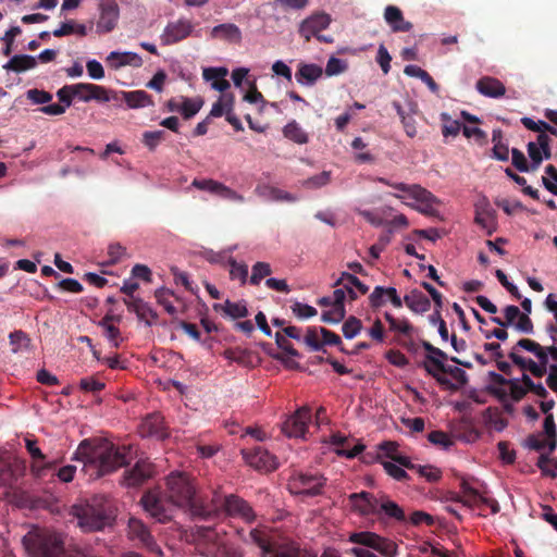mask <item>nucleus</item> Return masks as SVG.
Wrapping results in <instances>:
<instances>
[{
  "instance_id": "54",
  "label": "nucleus",
  "mask_w": 557,
  "mask_h": 557,
  "mask_svg": "<svg viewBox=\"0 0 557 557\" xmlns=\"http://www.w3.org/2000/svg\"><path fill=\"white\" fill-rule=\"evenodd\" d=\"M351 147L357 151L355 153V160L359 163H371L374 161V157L369 152L364 151L367 144L360 137H356Z\"/></svg>"
},
{
  "instance_id": "25",
  "label": "nucleus",
  "mask_w": 557,
  "mask_h": 557,
  "mask_svg": "<svg viewBox=\"0 0 557 557\" xmlns=\"http://www.w3.org/2000/svg\"><path fill=\"white\" fill-rule=\"evenodd\" d=\"M106 61L108 66L115 71L124 66L140 67L143 65V58L133 51H111Z\"/></svg>"
},
{
  "instance_id": "42",
  "label": "nucleus",
  "mask_w": 557,
  "mask_h": 557,
  "mask_svg": "<svg viewBox=\"0 0 557 557\" xmlns=\"http://www.w3.org/2000/svg\"><path fill=\"white\" fill-rule=\"evenodd\" d=\"M235 97L231 92H221L218 100L212 104L209 116L220 117L226 115L234 110Z\"/></svg>"
},
{
  "instance_id": "49",
  "label": "nucleus",
  "mask_w": 557,
  "mask_h": 557,
  "mask_svg": "<svg viewBox=\"0 0 557 557\" xmlns=\"http://www.w3.org/2000/svg\"><path fill=\"white\" fill-rule=\"evenodd\" d=\"M376 515H383L385 517L393 518L398 521L405 520V513L403 509L396 503L386 497L380 498L379 513Z\"/></svg>"
},
{
  "instance_id": "3",
  "label": "nucleus",
  "mask_w": 557,
  "mask_h": 557,
  "mask_svg": "<svg viewBox=\"0 0 557 557\" xmlns=\"http://www.w3.org/2000/svg\"><path fill=\"white\" fill-rule=\"evenodd\" d=\"M70 515L77 520L83 532H95L111 524L110 506L104 497H94L71 507Z\"/></svg>"
},
{
  "instance_id": "11",
  "label": "nucleus",
  "mask_w": 557,
  "mask_h": 557,
  "mask_svg": "<svg viewBox=\"0 0 557 557\" xmlns=\"http://www.w3.org/2000/svg\"><path fill=\"white\" fill-rule=\"evenodd\" d=\"M311 420V410L308 407H301L282 423V432L288 437L305 438Z\"/></svg>"
},
{
  "instance_id": "5",
  "label": "nucleus",
  "mask_w": 557,
  "mask_h": 557,
  "mask_svg": "<svg viewBox=\"0 0 557 557\" xmlns=\"http://www.w3.org/2000/svg\"><path fill=\"white\" fill-rule=\"evenodd\" d=\"M348 541L360 545L350 549V553L355 557H377L367 548L373 549L384 557H396L397 555L396 543L374 532H354L349 535Z\"/></svg>"
},
{
  "instance_id": "45",
  "label": "nucleus",
  "mask_w": 557,
  "mask_h": 557,
  "mask_svg": "<svg viewBox=\"0 0 557 557\" xmlns=\"http://www.w3.org/2000/svg\"><path fill=\"white\" fill-rule=\"evenodd\" d=\"M283 135L286 139L297 144L305 145L309 141V135L304 127L295 120L289 121L283 127Z\"/></svg>"
},
{
  "instance_id": "61",
  "label": "nucleus",
  "mask_w": 557,
  "mask_h": 557,
  "mask_svg": "<svg viewBox=\"0 0 557 557\" xmlns=\"http://www.w3.org/2000/svg\"><path fill=\"white\" fill-rule=\"evenodd\" d=\"M430 443H432L433 445L435 446H438L443 449H448L453 444H454V441L453 438L442 432V431H433L429 434L428 436Z\"/></svg>"
},
{
  "instance_id": "41",
  "label": "nucleus",
  "mask_w": 557,
  "mask_h": 557,
  "mask_svg": "<svg viewBox=\"0 0 557 557\" xmlns=\"http://www.w3.org/2000/svg\"><path fill=\"white\" fill-rule=\"evenodd\" d=\"M211 36L230 42H239L242 39V32L235 24L226 23L214 26L211 29Z\"/></svg>"
},
{
  "instance_id": "1",
  "label": "nucleus",
  "mask_w": 557,
  "mask_h": 557,
  "mask_svg": "<svg viewBox=\"0 0 557 557\" xmlns=\"http://www.w3.org/2000/svg\"><path fill=\"white\" fill-rule=\"evenodd\" d=\"M168 498L170 505H165L157 492H149L144 495L141 503L144 509L159 522L171 519L174 507L197 516H206L209 512L203 502L196 496L189 478L183 473L174 472L168 478Z\"/></svg>"
},
{
  "instance_id": "10",
  "label": "nucleus",
  "mask_w": 557,
  "mask_h": 557,
  "mask_svg": "<svg viewBox=\"0 0 557 557\" xmlns=\"http://www.w3.org/2000/svg\"><path fill=\"white\" fill-rule=\"evenodd\" d=\"M524 446L541 454H550L556 448V425L552 414L545 417L543 431L530 435Z\"/></svg>"
},
{
  "instance_id": "30",
  "label": "nucleus",
  "mask_w": 557,
  "mask_h": 557,
  "mask_svg": "<svg viewBox=\"0 0 557 557\" xmlns=\"http://www.w3.org/2000/svg\"><path fill=\"white\" fill-rule=\"evenodd\" d=\"M152 474V466L146 460H139L135 467L126 472L123 478V484L126 486H135L143 483Z\"/></svg>"
},
{
  "instance_id": "15",
  "label": "nucleus",
  "mask_w": 557,
  "mask_h": 557,
  "mask_svg": "<svg viewBox=\"0 0 557 557\" xmlns=\"http://www.w3.org/2000/svg\"><path fill=\"white\" fill-rule=\"evenodd\" d=\"M203 103L205 102L200 97L188 98L185 96H177L166 101L165 109L169 112L180 113L185 119H190L200 111Z\"/></svg>"
},
{
  "instance_id": "39",
  "label": "nucleus",
  "mask_w": 557,
  "mask_h": 557,
  "mask_svg": "<svg viewBox=\"0 0 557 557\" xmlns=\"http://www.w3.org/2000/svg\"><path fill=\"white\" fill-rule=\"evenodd\" d=\"M120 317L106 315L98 325L102 329L103 335L113 347H119L122 343L120 330L114 325V321L120 322Z\"/></svg>"
},
{
  "instance_id": "50",
  "label": "nucleus",
  "mask_w": 557,
  "mask_h": 557,
  "mask_svg": "<svg viewBox=\"0 0 557 557\" xmlns=\"http://www.w3.org/2000/svg\"><path fill=\"white\" fill-rule=\"evenodd\" d=\"M154 296L157 302L161 305L170 315H176L177 310L172 304V298L174 296L172 290L165 287H160L156 290Z\"/></svg>"
},
{
  "instance_id": "47",
  "label": "nucleus",
  "mask_w": 557,
  "mask_h": 557,
  "mask_svg": "<svg viewBox=\"0 0 557 557\" xmlns=\"http://www.w3.org/2000/svg\"><path fill=\"white\" fill-rule=\"evenodd\" d=\"M244 101L258 104L259 106V112L263 113L265 111L267 106H271L272 108H277L276 103H268L262 94L257 89L256 83L250 82L248 83V89L244 90Z\"/></svg>"
},
{
  "instance_id": "13",
  "label": "nucleus",
  "mask_w": 557,
  "mask_h": 557,
  "mask_svg": "<svg viewBox=\"0 0 557 557\" xmlns=\"http://www.w3.org/2000/svg\"><path fill=\"white\" fill-rule=\"evenodd\" d=\"M190 186L199 190L207 191L211 195L218 196L222 199L231 200L237 203H243L245 201V197L242 194L237 193L227 185L212 178H195L191 182Z\"/></svg>"
},
{
  "instance_id": "34",
  "label": "nucleus",
  "mask_w": 557,
  "mask_h": 557,
  "mask_svg": "<svg viewBox=\"0 0 557 557\" xmlns=\"http://www.w3.org/2000/svg\"><path fill=\"white\" fill-rule=\"evenodd\" d=\"M255 191L259 197L268 201L295 202L298 200L296 195L269 185H258Z\"/></svg>"
},
{
  "instance_id": "31",
  "label": "nucleus",
  "mask_w": 557,
  "mask_h": 557,
  "mask_svg": "<svg viewBox=\"0 0 557 557\" xmlns=\"http://www.w3.org/2000/svg\"><path fill=\"white\" fill-rule=\"evenodd\" d=\"M423 347L426 351L425 360L423 362V368L429 373V369L432 370H445V368H448L445 364V361L447 360V355L441 350L440 348L434 347L428 342H423Z\"/></svg>"
},
{
  "instance_id": "46",
  "label": "nucleus",
  "mask_w": 557,
  "mask_h": 557,
  "mask_svg": "<svg viewBox=\"0 0 557 557\" xmlns=\"http://www.w3.org/2000/svg\"><path fill=\"white\" fill-rule=\"evenodd\" d=\"M346 442L347 437L342 434H333L329 441L337 455L345 456L347 458H354L363 449L362 445H355L351 449H345L343 446Z\"/></svg>"
},
{
  "instance_id": "16",
  "label": "nucleus",
  "mask_w": 557,
  "mask_h": 557,
  "mask_svg": "<svg viewBox=\"0 0 557 557\" xmlns=\"http://www.w3.org/2000/svg\"><path fill=\"white\" fill-rule=\"evenodd\" d=\"M194 32V24L186 18H180L174 22H170L163 29L160 39L163 45L176 44Z\"/></svg>"
},
{
  "instance_id": "20",
  "label": "nucleus",
  "mask_w": 557,
  "mask_h": 557,
  "mask_svg": "<svg viewBox=\"0 0 557 557\" xmlns=\"http://www.w3.org/2000/svg\"><path fill=\"white\" fill-rule=\"evenodd\" d=\"M528 153L531 159V171H534L543 160L550 158L548 135L539 134L535 141H530L528 145Z\"/></svg>"
},
{
  "instance_id": "52",
  "label": "nucleus",
  "mask_w": 557,
  "mask_h": 557,
  "mask_svg": "<svg viewBox=\"0 0 557 557\" xmlns=\"http://www.w3.org/2000/svg\"><path fill=\"white\" fill-rule=\"evenodd\" d=\"M521 389L518 391V383L513 385L516 397H520L525 392H533L535 395L544 396L546 393L545 387L542 384H535L527 375H523L522 381L519 383Z\"/></svg>"
},
{
  "instance_id": "43",
  "label": "nucleus",
  "mask_w": 557,
  "mask_h": 557,
  "mask_svg": "<svg viewBox=\"0 0 557 557\" xmlns=\"http://www.w3.org/2000/svg\"><path fill=\"white\" fill-rule=\"evenodd\" d=\"M37 65V58L28 54L13 55L4 65L7 71L25 72L34 69Z\"/></svg>"
},
{
  "instance_id": "38",
  "label": "nucleus",
  "mask_w": 557,
  "mask_h": 557,
  "mask_svg": "<svg viewBox=\"0 0 557 557\" xmlns=\"http://www.w3.org/2000/svg\"><path fill=\"white\" fill-rule=\"evenodd\" d=\"M384 470L395 480L401 481L407 476L404 468L412 467L408 457H397L395 460H382Z\"/></svg>"
},
{
  "instance_id": "4",
  "label": "nucleus",
  "mask_w": 557,
  "mask_h": 557,
  "mask_svg": "<svg viewBox=\"0 0 557 557\" xmlns=\"http://www.w3.org/2000/svg\"><path fill=\"white\" fill-rule=\"evenodd\" d=\"M377 181L395 189L392 194L404 205L411 207L424 214H434L440 200L429 190L417 184L392 182L380 177Z\"/></svg>"
},
{
  "instance_id": "26",
  "label": "nucleus",
  "mask_w": 557,
  "mask_h": 557,
  "mask_svg": "<svg viewBox=\"0 0 557 557\" xmlns=\"http://www.w3.org/2000/svg\"><path fill=\"white\" fill-rule=\"evenodd\" d=\"M331 23V18L325 13L313 14L306 18L299 27V33L306 40H309L313 36L327 28Z\"/></svg>"
},
{
  "instance_id": "35",
  "label": "nucleus",
  "mask_w": 557,
  "mask_h": 557,
  "mask_svg": "<svg viewBox=\"0 0 557 557\" xmlns=\"http://www.w3.org/2000/svg\"><path fill=\"white\" fill-rule=\"evenodd\" d=\"M476 90L490 98H499L505 95L506 88L497 78L485 76L478 81Z\"/></svg>"
},
{
  "instance_id": "24",
  "label": "nucleus",
  "mask_w": 557,
  "mask_h": 557,
  "mask_svg": "<svg viewBox=\"0 0 557 557\" xmlns=\"http://www.w3.org/2000/svg\"><path fill=\"white\" fill-rule=\"evenodd\" d=\"M128 536L132 540L138 541L157 555L162 554L159 546L154 544L146 525L139 519L131 518L128 520Z\"/></svg>"
},
{
  "instance_id": "27",
  "label": "nucleus",
  "mask_w": 557,
  "mask_h": 557,
  "mask_svg": "<svg viewBox=\"0 0 557 557\" xmlns=\"http://www.w3.org/2000/svg\"><path fill=\"white\" fill-rule=\"evenodd\" d=\"M76 97L84 101L88 102L91 100L108 102L110 101L108 90L100 85L89 84V83H78L75 84Z\"/></svg>"
},
{
  "instance_id": "62",
  "label": "nucleus",
  "mask_w": 557,
  "mask_h": 557,
  "mask_svg": "<svg viewBox=\"0 0 557 557\" xmlns=\"http://www.w3.org/2000/svg\"><path fill=\"white\" fill-rule=\"evenodd\" d=\"M543 184L547 190L557 195V169L553 165H547L545 175L542 177Z\"/></svg>"
},
{
  "instance_id": "64",
  "label": "nucleus",
  "mask_w": 557,
  "mask_h": 557,
  "mask_svg": "<svg viewBox=\"0 0 557 557\" xmlns=\"http://www.w3.org/2000/svg\"><path fill=\"white\" fill-rule=\"evenodd\" d=\"M292 310H293V313L301 320L310 319V318L317 315V313H318L315 308H313L310 305L301 304V302L294 304L292 307Z\"/></svg>"
},
{
  "instance_id": "59",
  "label": "nucleus",
  "mask_w": 557,
  "mask_h": 557,
  "mask_svg": "<svg viewBox=\"0 0 557 557\" xmlns=\"http://www.w3.org/2000/svg\"><path fill=\"white\" fill-rule=\"evenodd\" d=\"M546 455L547 454H541L537 466L543 474L554 478L557 475V461L548 458Z\"/></svg>"
},
{
  "instance_id": "60",
  "label": "nucleus",
  "mask_w": 557,
  "mask_h": 557,
  "mask_svg": "<svg viewBox=\"0 0 557 557\" xmlns=\"http://www.w3.org/2000/svg\"><path fill=\"white\" fill-rule=\"evenodd\" d=\"M385 319L387 320L391 330L394 332L409 334L412 330L411 325L406 319L394 318L391 313H385Z\"/></svg>"
},
{
  "instance_id": "51",
  "label": "nucleus",
  "mask_w": 557,
  "mask_h": 557,
  "mask_svg": "<svg viewBox=\"0 0 557 557\" xmlns=\"http://www.w3.org/2000/svg\"><path fill=\"white\" fill-rule=\"evenodd\" d=\"M441 121L442 134L445 138L456 137L459 134L461 129V124L459 121L451 119V116L446 112L441 113Z\"/></svg>"
},
{
  "instance_id": "37",
  "label": "nucleus",
  "mask_w": 557,
  "mask_h": 557,
  "mask_svg": "<svg viewBox=\"0 0 557 557\" xmlns=\"http://www.w3.org/2000/svg\"><path fill=\"white\" fill-rule=\"evenodd\" d=\"M384 18L394 32H408L412 27L410 22L405 21L401 11L394 5L385 8Z\"/></svg>"
},
{
  "instance_id": "12",
  "label": "nucleus",
  "mask_w": 557,
  "mask_h": 557,
  "mask_svg": "<svg viewBox=\"0 0 557 557\" xmlns=\"http://www.w3.org/2000/svg\"><path fill=\"white\" fill-rule=\"evenodd\" d=\"M324 479L317 473H299L294 475L289 483V491L298 495L313 496L321 492Z\"/></svg>"
},
{
  "instance_id": "8",
  "label": "nucleus",
  "mask_w": 557,
  "mask_h": 557,
  "mask_svg": "<svg viewBox=\"0 0 557 557\" xmlns=\"http://www.w3.org/2000/svg\"><path fill=\"white\" fill-rule=\"evenodd\" d=\"M206 510H209L206 515L224 510L228 516L240 518L245 522H251L256 517L252 508L245 500L234 495L222 496L218 492H214L211 506H206Z\"/></svg>"
},
{
  "instance_id": "56",
  "label": "nucleus",
  "mask_w": 557,
  "mask_h": 557,
  "mask_svg": "<svg viewBox=\"0 0 557 557\" xmlns=\"http://www.w3.org/2000/svg\"><path fill=\"white\" fill-rule=\"evenodd\" d=\"M272 273L271 265L268 262H257L252 265L250 283L258 285L260 282Z\"/></svg>"
},
{
  "instance_id": "18",
  "label": "nucleus",
  "mask_w": 557,
  "mask_h": 557,
  "mask_svg": "<svg viewBox=\"0 0 557 557\" xmlns=\"http://www.w3.org/2000/svg\"><path fill=\"white\" fill-rule=\"evenodd\" d=\"M517 347L533 354L536 360L550 366L557 362L556 346L544 347L532 339L523 338L517 343Z\"/></svg>"
},
{
  "instance_id": "7",
  "label": "nucleus",
  "mask_w": 557,
  "mask_h": 557,
  "mask_svg": "<svg viewBox=\"0 0 557 557\" xmlns=\"http://www.w3.org/2000/svg\"><path fill=\"white\" fill-rule=\"evenodd\" d=\"M23 544L33 557H59L63 550V540L55 533H28Z\"/></svg>"
},
{
  "instance_id": "14",
  "label": "nucleus",
  "mask_w": 557,
  "mask_h": 557,
  "mask_svg": "<svg viewBox=\"0 0 557 557\" xmlns=\"http://www.w3.org/2000/svg\"><path fill=\"white\" fill-rule=\"evenodd\" d=\"M99 18L97 33L108 34L112 32L120 18V8L115 0H100L98 3Z\"/></svg>"
},
{
  "instance_id": "28",
  "label": "nucleus",
  "mask_w": 557,
  "mask_h": 557,
  "mask_svg": "<svg viewBox=\"0 0 557 557\" xmlns=\"http://www.w3.org/2000/svg\"><path fill=\"white\" fill-rule=\"evenodd\" d=\"M228 70L224 66L205 67L202 77L208 82L212 89L224 92L230 88V83L226 79Z\"/></svg>"
},
{
  "instance_id": "58",
  "label": "nucleus",
  "mask_w": 557,
  "mask_h": 557,
  "mask_svg": "<svg viewBox=\"0 0 557 557\" xmlns=\"http://www.w3.org/2000/svg\"><path fill=\"white\" fill-rule=\"evenodd\" d=\"M320 327H311L308 329L306 335L304 336L305 344L310 347L313 351H319L322 349L321 334L319 333Z\"/></svg>"
},
{
  "instance_id": "32",
  "label": "nucleus",
  "mask_w": 557,
  "mask_h": 557,
  "mask_svg": "<svg viewBox=\"0 0 557 557\" xmlns=\"http://www.w3.org/2000/svg\"><path fill=\"white\" fill-rule=\"evenodd\" d=\"M212 308L215 312L230 319H240L248 315V309L244 300L233 302L227 299L223 304H214Z\"/></svg>"
},
{
  "instance_id": "57",
  "label": "nucleus",
  "mask_w": 557,
  "mask_h": 557,
  "mask_svg": "<svg viewBox=\"0 0 557 557\" xmlns=\"http://www.w3.org/2000/svg\"><path fill=\"white\" fill-rule=\"evenodd\" d=\"M347 62L343 59L331 57L325 66V74L329 77L339 75L347 70Z\"/></svg>"
},
{
  "instance_id": "19",
  "label": "nucleus",
  "mask_w": 557,
  "mask_h": 557,
  "mask_svg": "<svg viewBox=\"0 0 557 557\" xmlns=\"http://www.w3.org/2000/svg\"><path fill=\"white\" fill-rule=\"evenodd\" d=\"M475 222L488 235L496 231V211L485 198L478 200L475 203Z\"/></svg>"
},
{
  "instance_id": "21",
  "label": "nucleus",
  "mask_w": 557,
  "mask_h": 557,
  "mask_svg": "<svg viewBox=\"0 0 557 557\" xmlns=\"http://www.w3.org/2000/svg\"><path fill=\"white\" fill-rule=\"evenodd\" d=\"M243 456L248 465L258 470L272 471L277 468V460L275 456L260 447L253 449L252 451L244 450Z\"/></svg>"
},
{
  "instance_id": "2",
  "label": "nucleus",
  "mask_w": 557,
  "mask_h": 557,
  "mask_svg": "<svg viewBox=\"0 0 557 557\" xmlns=\"http://www.w3.org/2000/svg\"><path fill=\"white\" fill-rule=\"evenodd\" d=\"M74 458L83 462V470L90 479L114 472L131 459L128 448L116 446L107 440L82 442Z\"/></svg>"
},
{
  "instance_id": "63",
  "label": "nucleus",
  "mask_w": 557,
  "mask_h": 557,
  "mask_svg": "<svg viewBox=\"0 0 557 557\" xmlns=\"http://www.w3.org/2000/svg\"><path fill=\"white\" fill-rule=\"evenodd\" d=\"M26 97L34 104H46L52 100L51 94L36 88L27 90Z\"/></svg>"
},
{
  "instance_id": "40",
  "label": "nucleus",
  "mask_w": 557,
  "mask_h": 557,
  "mask_svg": "<svg viewBox=\"0 0 557 557\" xmlns=\"http://www.w3.org/2000/svg\"><path fill=\"white\" fill-rule=\"evenodd\" d=\"M121 97L129 109L152 106L151 97L145 90L121 91Z\"/></svg>"
},
{
  "instance_id": "17",
  "label": "nucleus",
  "mask_w": 557,
  "mask_h": 557,
  "mask_svg": "<svg viewBox=\"0 0 557 557\" xmlns=\"http://www.w3.org/2000/svg\"><path fill=\"white\" fill-rule=\"evenodd\" d=\"M431 374L444 388L456 391L459 384L467 381V373L458 367H448L445 370L429 369Z\"/></svg>"
},
{
  "instance_id": "36",
  "label": "nucleus",
  "mask_w": 557,
  "mask_h": 557,
  "mask_svg": "<svg viewBox=\"0 0 557 557\" xmlns=\"http://www.w3.org/2000/svg\"><path fill=\"white\" fill-rule=\"evenodd\" d=\"M323 74V69L318 64L301 63L299 64L296 73V81L300 85L311 86L313 85Z\"/></svg>"
},
{
  "instance_id": "53",
  "label": "nucleus",
  "mask_w": 557,
  "mask_h": 557,
  "mask_svg": "<svg viewBox=\"0 0 557 557\" xmlns=\"http://www.w3.org/2000/svg\"><path fill=\"white\" fill-rule=\"evenodd\" d=\"M331 176L332 173L330 171H323L302 181L301 185L308 189H318L326 186L331 182Z\"/></svg>"
},
{
  "instance_id": "6",
  "label": "nucleus",
  "mask_w": 557,
  "mask_h": 557,
  "mask_svg": "<svg viewBox=\"0 0 557 557\" xmlns=\"http://www.w3.org/2000/svg\"><path fill=\"white\" fill-rule=\"evenodd\" d=\"M246 543L256 544L261 549V557H296V550L292 547H276L274 535L267 527L251 529L247 535L244 530L237 531Z\"/></svg>"
},
{
  "instance_id": "55",
  "label": "nucleus",
  "mask_w": 557,
  "mask_h": 557,
  "mask_svg": "<svg viewBox=\"0 0 557 557\" xmlns=\"http://www.w3.org/2000/svg\"><path fill=\"white\" fill-rule=\"evenodd\" d=\"M230 264V276L232 280H237L242 284H245L248 278V267L245 263L237 262L234 259L228 260Z\"/></svg>"
},
{
  "instance_id": "48",
  "label": "nucleus",
  "mask_w": 557,
  "mask_h": 557,
  "mask_svg": "<svg viewBox=\"0 0 557 557\" xmlns=\"http://www.w3.org/2000/svg\"><path fill=\"white\" fill-rule=\"evenodd\" d=\"M9 342L11 345V351L13 354L27 352L30 350L32 342L28 335L21 331H14L9 334Z\"/></svg>"
},
{
  "instance_id": "9",
  "label": "nucleus",
  "mask_w": 557,
  "mask_h": 557,
  "mask_svg": "<svg viewBox=\"0 0 557 557\" xmlns=\"http://www.w3.org/2000/svg\"><path fill=\"white\" fill-rule=\"evenodd\" d=\"M335 286L337 287L334 289L332 296H324L323 298H329L331 301L344 306L346 301H351L359 295H364L368 292V287L363 283L352 274L346 272L336 281Z\"/></svg>"
},
{
  "instance_id": "33",
  "label": "nucleus",
  "mask_w": 557,
  "mask_h": 557,
  "mask_svg": "<svg viewBox=\"0 0 557 557\" xmlns=\"http://www.w3.org/2000/svg\"><path fill=\"white\" fill-rule=\"evenodd\" d=\"M140 433L143 436L164 438L166 433L163 417L160 413L149 414L140 424Z\"/></svg>"
},
{
  "instance_id": "22",
  "label": "nucleus",
  "mask_w": 557,
  "mask_h": 557,
  "mask_svg": "<svg viewBox=\"0 0 557 557\" xmlns=\"http://www.w3.org/2000/svg\"><path fill=\"white\" fill-rule=\"evenodd\" d=\"M351 509L362 516L379 513L380 499L373 497L370 493L361 492L349 496Z\"/></svg>"
},
{
  "instance_id": "44",
  "label": "nucleus",
  "mask_w": 557,
  "mask_h": 557,
  "mask_svg": "<svg viewBox=\"0 0 557 557\" xmlns=\"http://www.w3.org/2000/svg\"><path fill=\"white\" fill-rule=\"evenodd\" d=\"M404 301L408 308L416 313L426 312L431 307L429 298L422 292L417 289L407 294Z\"/></svg>"
},
{
  "instance_id": "29",
  "label": "nucleus",
  "mask_w": 557,
  "mask_h": 557,
  "mask_svg": "<svg viewBox=\"0 0 557 557\" xmlns=\"http://www.w3.org/2000/svg\"><path fill=\"white\" fill-rule=\"evenodd\" d=\"M318 305L324 308L321 320L325 323L337 324L343 321L346 315L345 306L333 302L329 298L318 299Z\"/></svg>"
},
{
  "instance_id": "23",
  "label": "nucleus",
  "mask_w": 557,
  "mask_h": 557,
  "mask_svg": "<svg viewBox=\"0 0 557 557\" xmlns=\"http://www.w3.org/2000/svg\"><path fill=\"white\" fill-rule=\"evenodd\" d=\"M505 325L513 326L521 333L531 334L533 332V324L527 314H522L517 306L509 305L504 309Z\"/></svg>"
}]
</instances>
